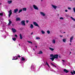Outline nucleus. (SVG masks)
Instances as JSON below:
<instances>
[{
	"mask_svg": "<svg viewBox=\"0 0 75 75\" xmlns=\"http://www.w3.org/2000/svg\"><path fill=\"white\" fill-rule=\"evenodd\" d=\"M22 25L25 26V21L23 20L22 21L21 23Z\"/></svg>",
	"mask_w": 75,
	"mask_h": 75,
	"instance_id": "nucleus-1",
	"label": "nucleus"
},
{
	"mask_svg": "<svg viewBox=\"0 0 75 75\" xmlns=\"http://www.w3.org/2000/svg\"><path fill=\"white\" fill-rule=\"evenodd\" d=\"M33 24L35 25V26H36V27H40V26H39V25H38V24L36 23V22H33Z\"/></svg>",
	"mask_w": 75,
	"mask_h": 75,
	"instance_id": "nucleus-2",
	"label": "nucleus"
},
{
	"mask_svg": "<svg viewBox=\"0 0 75 75\" xmlns=\"http://www.w3.org/2000/svg\"><path fill=\"white\" fill-rule=\"evenodd\" d=\"M33 7L34 8V9L35 10H38V8L37 6L35 5H33Z\"/></svg>",
	"mask_w": 75,
	"mask_h": 75,
	"instance_id": "nucleus-3",
	"label": "nucleus"
},
{
	"mask_svg": "<svg viewBox=\"0 0 75 75\" xmlns=\"http://www.w3.org/2000/svg\"><path fill=\"white\" fill-rule=\"evenodd\" d=\"M9 14L8 15V17L10 18V16H11V15L12 14V11H11V10H10L9 11Z\"/></svg>",
	"mask_w": 75,
	"mask_h": 75,
	"instance_id": "nucleus-4",
	"label": "nucleus"
},
{
	"mask_svg": "<svg viewBox=\"0 0 75 75\" xmlns=\"http://www.w3.org/2000/svg\"><path fill=\"white\" fill-rule=\"evenodd\" d=\"M54 59L56 58V59H58V54H54V57H53Z\"/></svg>",
	"mask_w": 75,
	"mask_h": 75,
	"instance_id": "nucleus-5",
	"label": "nucleus"
},
{
	"mask_svg": "<svg viewBox=\"0 0 75 75\" xmlns=\"http://www.w3.org/2000/svg\"><path fill=\"white\" fill-rule=\"evenodd\" d=\"M12 30L13 33H16V31H17L16 30V29H14V28H12Z\"/></svg>",
	"mask_w": 75,
	"mask_h": 75,
	"instance_id": "nucleus-6",
	"label": "nucleus"
},
{
	"mask_svg": "<svg viewBox=\"0 0 75 75\" xmlns=\"http://www.w3.org/2000/svg\"><path fill=\"white\" fill-rule=\"evenodd\" d=\"M40 14L42 16H45V14L42 12H40Z\"/></svg>",
	"mask_w": 75,
	"mask_h": 75,
	"instance_id": "nucleus-7",
	"label": "nucleus"
},
{
	"mask_svg": "<svg viewBox=\"0 0 75 75\" xmlns=\"http://www.w3.org/2000/svg\"><path fill=\"white\" fill-rule=\"evenodd\" d=\"M18 11V9L16 8L14 10L13 13H16Z\"/></svg>",
	"mask_w": 75,
	"mask_h": 75,
	"instance_id": "nucleus-8",
	"label": "nucleus"
},
{
	"mask_svg": "<svg viewBox=\"0 0 75 75\" xmlns=\"http://www.w3.org/2000/svg\"><path fill=\"white\" fill-rule=\"evenodd\" d=\"M8 21H9V23L8 24V25H10V24H11L12 22L10 19H9L8 20Z\"/></svg>",
	"mask_w": 75,
	"mask_h": 75,
	"instance_id": "nucleus-9",
	"label": "nucleus"
},
{
	"mask_svg": "<svg viewBox=\"0 0 75 75\" xmlns=\"http://www.w3.org/2000/svg\"><path fill=\"white\" fill-rule=\"evenodd\" d=\"M64 72H66V73H68V72H69V71H68L65 69H64Z\"/></svg>",
	"mask_w": 75,
	"mask_h": 75,
	"instance_id": "nucleus-10",
	"label": "nucleus"
},
{
	"mask_svg": "<svg viewBox=\"0 0 75 75\" xmlns=\"http://www.w3.org/2000/svg\"><path fill=\"white\" fill-rule=\"evenodd\" d=\"M14 58H16V59ZM13 58L14 59H13L12 60H16V59H18V57H13Z\"/></svg>",
	"mask_w": 75,
	"mask_h": 75,
	"instance_id": "nucleus-11",
	"label": "nucleus"
},
{
	"mask_svg": "<svg viewBox=\"0 0 75 75\" xmlns=\"http://www.w3.org/2000/svg\"><path fill=\"white\" fill-rule=\"evenodd\" d=\"M22 59L21 60V61H24L25 60V58H24L23 57H21Z\"/></svg>",
	"mask_w": 75,
	"mask_h": 75,
	"instance_id": "nucleus-12",
	"label": "nucleus"
},
{
	"mask_svg": "<svg viewBox=\"0 0 75 75\" xmlns=\"http://www.w3.org/2000/svg\"><path fill=\"white\" fill-rule=\"evenodd\" d=\"M11 3H12V1L11 0L8 1V4H11Z\"/></svg>",
	"mask_w": 75,
	"mask_h": 75,
	"instance_id": "nucleus-13",
	"label": "nucleus"
},
{
	"mask_svg": "<svg viewBox=\"0 0 75 75\" xmlns=\"http://www.w3.org/2000/svg\"><path fill=\"white\" fill-rule=\"evenodd\" d=\"M30 28H34V26L33 24H31L30 25Z\"/></svg>",
	"mask_w": 75,
	"mask_h": 75,
	"instance_id": "nucleus-14",
	"label": "nucleus"
},
{
	"mask_svg": "<svg viewBox=\"0 0 75 75\" xmlns=\"http://www.w3.org/2000/svg\"><path fill=\"white\" fill-rule=\"evenodd\" d=\"M23 10V11H27V8H22Z\"/></svg>",
	"mask_w": 75,
	"mask_h": 75,
	"instance_id": "nucleus-15",
	"label": "nucleus"
},
{
	"mask_svg": "<svg viewBox=\"0 0 75 75\" xmlns=\"http://www.w3.org/2000/svg\"><path fill=\"white\" fill-rule=\"evenodd\" d=\"M20 18H16V21H20Z\"/></svg>",
	"mask_w": 75,
	"mask_h": 75,
	"instance_id": "nucleus-16",
	"label": "nucleus"
},
{
	"mask_svg": "<svg viewBox=\"0 0 75 75\" xmlns=\"http://www.w3.org/2000/svg\"><path fill=\"white\" fill-rule=\"evenodd\" d=\"M52 6L53 7V8L54 9H56V8H57V6H54V5H52Z\"/></svg>",
	"mask_w": 75,
	"mask_h": 75,
	"instance_id": "nucleus-17",
	"label": "nucleus"
},
{
	"mask_svg": "<svg viewBox=\"0 0 75 75\" xmlns=\"http://www.w3.org/2000/svg\"><path fill=\"white\" fill-rule=\"evenodd\" d=\"M50 59H51L52 61H54V59H55L54 57H52L51 58H50Z\"/></svg>",
	"mask_w": 75,
	"mask_h": 75,
	"instance_id": "nucleus-18",
	"label": "nucleus"
},
{
	"mask_svg": "<svg viewBox=\"0 0 75 75\" xmlns=\"http://www.w3.org/2000/svg\"><path fill=\"white\" fill-rule=\"evenodd\" d=\"M20 39H21V40H22V39H23V37H22V35H21V34H20Z\"/></svg>",
	"mask_w": 75,
	"mask_h": 75,
	"instance_id": "nucleus-19",
	"label": "nucleus"
},
{
	"mask_svg": "<svg viewBox=\"0 0 75 75\" xmlns=\"http://www.w3.org/2000/svg\"><path fill=\"white\" fill-rule=\"evenodd\" d=\"M49 49L51 51H54V49L52 48H51V47H49Z\"/></svg>",
	"mask_w": 75,
	"mask_h": 75,
	"instance_id": "nucleus-20",
	"label": "nucleus"
},
{
	"mask_svg": "<svg viewBox=\"0 0 75 75\" xmlns=\"http://www.w3.org/2000/svg\"><path fill=\"white\" fill-rule=\"evenodd\" d=\"M51 64H52V65H53V67H54L55 68H57V66H56L55 65H54L52 64V63H51Z\"/></svg>",
	"mask_w": 75,
	"mask_h": 75,
	"instance_id": "nucleus-21",
	"label": "nucleus"
},
{
	"mask_svg": "<svg viewBox=\"0 0 75 75\" xmlns=\"http://www.w3.org/2000/svg\"><path fill=\"white\" fill-rule=\"evenodd\" d=\"M52 42L53 44H55V40H53Z\"/></svg>",
	"mask_w": 75,
	"mask_h": 75,
	"instance_id": "nucleus-22",
	"label": "nucleus"
},
{
	"mask_svg": "<svg viewBox=\"0 0 75 75\" xmlns=\"http://www.w3.org/2000/svg\"><path fill=\"white\" fill-rule=\"evenodd\" d=\"M71 18L72 19V20H73L74 21H75V18H73L72 17H71Z\"/></svg>",
	"mask_w": 75,
	"mask_h": 75,
	"instance_id": "nucleus-23",
	"label": "nucleus"
},
{
	"mask_svg": "<svg viewBox=\"0 0 75 75\" xmlns=\"http://www.w3.org/2000/svg\"><path fill=\"white\" fill-rule=\"evenodd\" d=\"M13 40V41H16V38H12Z\"/></svg>",
	"mask_w": 75,
	"mask_h": 75,
	"instance_id": "nucleus-24",
	"label": "nucleus"
},
{
	"mask_svg": "<svg viewBox=\"0 0 75 75\" xmlns=\"http://www.w3.org/2000/svg\"><path fill=\"white\" fill-rule=\"evenodd\" d=\"M23 11V9H20L19 10V11L18 12V13H21V12Z\"/></svg>",
	"mask_w": 75,
	"mask_h": 75,
	"instance_id": "nucleus-25",
	"label": "nucleus"
},
{
	"mask_svg": "<svg viewBox=\"0 0 75 75\" xmlns=\"http://www.w3.org/2000/svg\"><path fill=\"white\" fill-rule=\"evenodd\" d=\"M43 52L42 51H40L39 53V54H42Z\"/></svg>",
	"mask_w": 75,
	"mask_h": 75,
	"instance_id": "nucleus-26",
	"label": "nucleus"
},
{
	"mask_svg": "<svg viewBox=\"0 0 75 75\" xmlns=\"http://www.w3.org/2000/svg\"><path fill=\"white\" fill-rule=\"evenodd\" d=\"M50 57H54V55H53V54H51L50 55Z\"/></svg>",
	"mask_w": 75,
	"mask_h": 75,
	"instance_id": "nucleus-27",
	"label": "nucleus"
},
{
	"mask_svg": "<svg viewBox=\"0 0 75 75\" xmlns=\"http://www.w3.org/2000/svg\"><path fill=\"white\" fill-rule=\"evenodd\" d=\"M63 42H66V39H63Z\"/></svg>",
	"mask_w": 75,
	"mask_h": 75,
	"instance_id": "nucleus-28",
	"label": "nucleus"
},
{
	"mask_svg": "<svg viewBox=\"0 0 75 75\" xmlns=\"http://www.w3.org/2000/svg\"><path fill=\"white\" fill-rule=\"evenodd\" d=\"M41 32L42 33V34H45V32L43 31V30H42Z\"/></svg>",
	"mask_w": 75,
	"mask_h": 75,
	"instance_id": "nucleus-29",
	"label": "nucleus"
},
{
	"mask_svg": "<svg viewBox=\"0 0 75 75\" xmlns=\"http://www.w3.org/2000/svg\"><path fill=\"white\" fill-rule=\"evenodd\" d=\"M27 42H28V43H30V44H33V42H31V41H27Z\"/></svg>",
	"mask_w": 75,
	"mask_h": 75,
	"instance_id": "nucleus-30",
	"label": "nucleus"
},
{
	"mask_svg": "<svg viewBox=\"0 0 75 75\" xmlns=\"http://www.w3.org/2000/svg\"><path fill=\"white\" fill-rule=\"evenodd\" d=\"M73 36H72L71 38L70 39V40H73Z\"/></svg>",
	"mask_w": 75,
	"mask_h": 75,
	"instance_id": "nucleus-31",
	"label": "nucleus"
},
{
	"mask_svg": "<svg viewBox=\"0 0 75 75\" xmlns=\"http://www.w3.org/2000/svg\"><path fill=\"white\" fill-rule=\"evenodd\" d=\"M3 16V13H0V16Z\"/></svg>",
	"mask_w": 75,
	"mask_h": 75,
	"instance_id": "nucleus-32",
	"label": "nucleus"
},
{
	"mask_svg": "<svg viewBox=\"0 0 75 75\" xmlns=\"http://www.w3.org/2000/svg\"><path fill=\"white\" fill-rule=\"evenodd\" d=\"M47 34H50V31H49V30H48L47 31Z\"/></svg>",
	"mask_w": 75,
	"mask_h": 75,
	"instance_id": "nucleus-33",
	"label": "nucleus"
},
{
	"mask_svg": "<svg viewBox=\"0 0 75 75\" xmlns=\"http://www.w3.org/2000/svg\"><path fill=\"white\" fill-rule=\"evenodd\" d=\"M36 40H39L40 39V38L39 37H36Z\"/></svg>",
	"mask_w": 75,
	"mask_h": 75,
	"instance_id": "nucleus-34",
	"label": "nucleus"
},
{
	"mask_svg": "<svg viewBox=\"0 0 75 75\" xmlns=\"http://www.w3.org/2000/svg\"><path fill=\"white\" fill-rule=\"evenodd\" d=\"M46 64H45V65H48V63H47V61H46Z\"/></svg>",
	"mask_w": 75,
	"mask_h": 75,
	"instance_id": "nucleus-35",
	"label": "nucleus"
},
{
	"mask_svg": "<svg viewBox=\"0 0 75 75\" xmlns=\"http://www.w3.org/2000/svg\"><path fill=\"white\" fill-rule=\"evenodd\" d=\"M60 20H63V19H64V18L62 17H61L60 18Z\"/></svg>",
	"mask_w": 75,
	"mask_h": 75,
	"instance_id": "nucleus-36",
	"label": "nucleus"
},
{
	"mask_svg": "<svg viewBox=\"0 0 75 75\" xmlns=\"http://www.w3.org/2000/svg\"><path fill=\"white\" fill-rule=\"evenodd\" d=\"M15 37H17V34H16L15 35Z\"/></svg>",
	"mask_w": 75,
	"mask_h": 75,
	"instance_id": "nucleus-37",
	"label": "nucleus"
},
{
	"mask_svg": "<svg viewBox=\"0 0 75 75\" xmlns=\"http://www.w3.org/2000/svg\"><path fill=\"white\" fill-rule=\"evenodd\" d=\"M68 9L69 10H71V8H70V7H68Z\"/></svg>",
	"mask_w": 75,
	"mask_h": 75,
	"instance_id": "nucleus-38",
	"label": "nucleus"
},
{
	"mask_svg": "<svg viewBox=\"0 0 75 75\" xmlns=\"http://www.w3.org/2000/svg\"><path fill=\"white\" fill-rule=\"evenodd\" d=\"M29 21H28V20L26 21V22L27 23H28Z\"/></svg>",
	"mask_w": 75,
	"mask_h": 75,
	"instance_id": "nucleus-39",
	"label": "nucleus"
},
{
	"mask_svg": "<svg viewBox=\"0 0 75 75\" xmlns=\"http://www.w3.org/2000/svg\"><path fill=\"white\" fill-rule=\"evenodd\" d=\"M21 57V56L20 55H18V58H20Z\"/></svg>",
	"mask_w": 75,
	"mask_h": 75,
	"instance_id": "nucleus-40",
	"label": "nucleus"
},
{
	"mask_svg": "<svg viewBox=\"0 0 75 75\" xmlns=\"http://www.w3.org/2000/svg\"><path fill=\"white\" fill-rule=\"evenodd\" d=\"M71 73L72 75H74V73H73V72L71 71Z\"/></svg>",
	"mask_w": 75,
	"mask_h": 75,
	"instance_id": "nucleus-41",
	"label": "nucleus"
},
{
	"mask_svg": "<svg viewBox=\"0 0 75 75\" xmlns=\"http://www.w3.org/2000/svg\"><path fill=\"white\" fill-rule=\"evenodd\" d=\"M73 73H74V74H75V71L74 70H73Z\"/></svg>",
	"mask_w": 75,
	"mask_h": 75,
	"instance_id": "nucleus-42",
	"label": "nucleus"
},
{
	"mask_svg": "<svg viewBox=\"0 0 75 75\" xmlns=\"http://www.w3.org/2000/svg\"><path fill=\"white\" fill-rule=\"evenodd\" d=\"M47 66H48V67L49 68H50V65H49V64L47 65Z\"/></svg>",
	"mask_w": 75,
	"mask_h": 75,
	"instance_id": "nucleus-43",
	"label": "nucleus"
},
{
	"mask_svg": "<svg viewBox=\"0 0 75 75\" xmlns=\"http://www.w3.org/2000/svg\"><path fill=\"white\" fill-rule=\"evenodd\" d=\"M60 37H63V36L62 35H60Z\"/></svg>",
	"mask_w": 75,
	"mask_h": 75,
	"instance_id": "nucleus-44",
	"label": "nucleus"
},
{
	"mask_svg": "<svg viewBox=\"0 0 75 75\" xmlns=\"http://www.w3.org/2000/svg\"><path fill=\"white\" fill-rule=\"evenodd\" d=\"M62 61H63V62H65V60H62Z\"/></svg>",
	"mask_w": 75,
	"mask_h": 75,
	"instance_id": "nucleus-45",
	"label": "nucleus"
},
{
	"mask_svg": "<svg viewBox=\"0 0 75 75\" xmlns=\"http://www.w3.org/2000/svg\"><path fill=\"white\" fill-rule=\"evenodd\" d=\"M65 11H66V12H67V11H68L67 10H65Z\"/></svg>",
	"mask_w": 75,
	"mask_h": 75,
	"instance_id": "nucleus-46",
	"label": "nucleus"
},
{
	"mask_svg": "<svg viewBox=\"0 0 75 75\" xmlns=\"http://www.w3.org/2000/svg\"><path fill=\"white\" fill-rule=\"evenodd\" d=\"M33 32H32L31 33V35H33Z\"/></svg>",
	"mask_w": 75,
	"mask_h": 75,
	"instance_id": "nucleus-47",
	"label": "nucleus"
},
{
	"mask_svg": "<svg viewBox=\"0 0 75 75\" xmlns=\"http://www.w3.org/2000/svg\"><path fill=\"white\" fill-rule=\"evenodd\" d=\"M59 58H61V56H60V55H59Z\"/></svg>",
	"mask_w": 75,
	"mask_h": 75,
	"instance_id": "nucleus-48",
	"label": "nucleus"
},
{
	"mask_svg": "<svg viewBox=\"0 0 75 75\" xmlns=\"http://www.w3.org/2000/svg\"><path fill=\"white\" fill-rule=\"evenodd\" d=\"M70 42H72V40H70Z\"/></svg>",
	"mask_w": 75,
	"mask_h": 75,
	"instance_id": "nucleus-49",
	"label": "nucleus"
},
{
	"mask_svg": "<svg viewBox=\"0 0 75 75\" xmlns=\"http://www.w3.org/2000/svg\"><path fill=\"white\" fill-rule=\"evenodd\" d=\"M70 45H71V43H69Z\"/></svg>",
	"mask_w": 75,
	"mask_h": 75,
	"instance_id": "nucleus-50",
	"label": "nucleus"
},
{
	"mask_svg": "<svg viewBox=\"0 0 75 75\" xmlns=\"http://www.w3.org/2000/svg\"><path fill=\"white\" fill-rule=\"evenodd\" d=\"M35 47H36V48H37V46H35Z\"/></svg>",
	"mask_w": 75,
	"mask_h": 75,
	"instance_id": "nucleus-51",
	"label": "nucleus"
},
{
	"mask_svg": "<svg viewBox=\"0 0 75 75\" xmlns=\"http://www.w3.org/2000/svg\"><path fill=\"white\" fill-rule=\"evenodd\" d=\"M33 50L34 51H35V49H33Z\"/></svg>",
	"mask_w": 75,
	"mask_h": 75,
	"instance_id": "nucleus-52",
	"label": "nucleus"
},
{
	"mask_svg": "<svg viewBox=\"0 0 75 75\" xmlns=\"http://www.w3.org/2000/svg\"><path fill=\"white\" fill-rule=\"evenodd\" d=\"M71 54V52H70V54Z\"/></svg>",
	"mask_w": 75,
	"mask_h": 75,
	"instance_id": "nucleus-53",
	"label": "nucleus"
},
{
	"mask_svg": "<svg viewBox=\"0 0 75 75\" xmlns=\"http://www.w3.org/2000/svg\"><path fill=\"white\" fill-rule=\"evenodd\" d=\"M64 33H66L65 32H64Z\"/></svg>",
	"mask_w": 75,
	"mask_h": 75,
	"instance_id": "nucleus-54",
	"label": "nucleus"
},
{
	"mask_svg": "<svg viewBox=\"0 0 75 75\" xmlns=\"http://www.w3.org/2000/svg\"><path fill=\"white\" fill-rule=\"evenodd\" d=\"M73 51H74V50H73Z\"/></svg>",
	"mask_w": 75,
	"mask_h": 75,
	"instance_id": "nucleus-55",
	"label": "nucleus"
},
{
	"mask_svg": "<svg viewBox=\"0 0 75 75\" xmlns=\"http://www.w3.org/2000/svg\"><path fill=\"white\" fill-rule=\"evenodd\" d=\"M19 45H20V44H19Z\"/></svg>",
	"mask_w": 75,
	"mask_h": 75,
	"instance_id": "nucleus-56",
	"label": "nucleus"
},
{
	"mask_svg": "<svg viewBox=\"0 0 75 75\" xmlns=\"http://www.w3.org/2000/svg\"><path fill=\"white\" fill-rule=\"evenodd\" d=\"M1 4V3L0 4H0Z\"/></svg>",
	"mask_w": 75,
	"mask_h": 75,
	"instance_id": "nucleus-57",
	"label": "nucleus"
},
{
	"mask_svg": "<svg viewBox=\"0 0 75 75\" xmlns=\"http://www.w3.org/2000/svg\"><path fill=\"white\" fill-rule=\"evenodd\" d=\"M14 58L16 59V57Z\"/></svg>",
	"mask_w": 75,
	"mask_h": 75,
	"instance_id": "nucleus-58",
	"label": "nucleus"
},
{
	"mask_svg": "<svg viewBox=\"0 0 75 75\" xmlns=\"http://www.w3.org/2000/svg\"><path fill=\"white\" fill-rule=\"evenodd\" d=\"M41 0V1H42V0Z\"/></svg>",
	"mask_w": 75,
	"mask_h": 75,
	"instance_id": "nucleus-59",
	"label": "nucleus"
}]
</instances>
